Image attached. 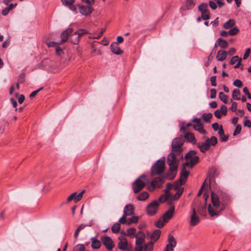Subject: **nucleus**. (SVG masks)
<instances>
[{"label":"nucleus","mask_w":251,"mask_h":251,"mask_svg":"<svg viewBox=\"0 0 251 251\" xmlns=\"http://www.w3.org/2000/svg\"><path fill=\"white\" fill-rule=\"evenodd\" d=\"M211 199L213 206L209 204L208 212L212 217L219 215L220 212L224 209L225 205L220 202L218 195L214 192H211Z\"/></svg>","instance_id":"nucleus-1"},{"label":"nucleus","mask_w":251,"mask_h":251,"mask_svg":"<svg viewBox=\"0 0 251 251\" xmlns=\"http://www.w3.org/2000/svg\"><path fill=\"white\" fill-rule=\"evenodd\" d=\"M149 180L147 176L142 175L139 176L132 183V187L133 192L137 193L141 191L148 183Z\"/></svg>","instance_id":"nucleus-2"},{"label":"nucleus","mask_w":251,"mask_h":251,"mask_svg":"<svg viewBox=\"0 0 251 251\" xmlns=\"http://www.w3.org/2000/svg\"><path fill=\"white\" fill-rule=\"evenodd\" d=\"M165 169V158L158 160L151 168V176L160 175L164 172Z\"/></svg>","instance_id":"nucleus-3"},{"label":"nucleus","mask_w":251,"mask_h":251,"mask_svg":"<svg viewBox=\"0 0 251 251\" xmlns=\"http://www.w3.org/2000/svg\"><path fill=\"white\" fill-rule=\"evenodd\" d=\"M217 144V138L215 136H212L210 138H207L204 143H198L197 146L201 152L204 153L206 151L209 149L211 146H214Z\"/></svg>","instance_id":"nucleus-4"},{"label":"nucleus","mask_w":251,"mask_h":251,"mask_svg":"<svg viewBox=\"0 0 251 251\" xmlns=\"http://www.w3.org/2000/svg\"><path fill=\"white\" fill-rule=\"evenodd\" d=\"M175 207L174 205L171 206L168 210L163 214L162 216L163 220L159 219L155 224L157 227L159 228L162 227L165 223H167L171 219L175 212Z\"/></svg>","instance_id":"nucleus-5"},{"label":"nucleus","mask_w":251,"mask_h":251,"mask_svg":"<svg viewBox=\"0 0 251 251\" xmlns=\"http://www.w3.org/2000/svg\"><path fill=\"white\" fill-rule=\"evenodd\" d=\"M184 143L183 137H179L175 138L172 143V150L176 151L177 153H181L182 151V146Z\"/></svg>","instance_id":"nucleus-6"},{"label":"nucleus","mask_w":251,"mask_h":251,"mask_svg":"<svg viewBox=\"0 0 251 251\" xmlns=\"http://www.w3.org/2000/svg\"><path fill=\"white\" fill-rule=\"evenodd\" d=\"M165 177L163 176H159L153 178L151 185L149 186L148 189L150 191H153L156 188H160L164 182Z\"/></svg>","instance_id":"nucleus-7"},{"label":"nucleus","mask_w":251,"mask_h":251,"mask_svg":"<svg viewBox=\"0 0 251 251\" xmlns=\"http://www.w3.org/2000/svg\"><path fill=\"white\" fill-rule=\"evenodd\" d=\"M177 158H183V156L181 153H177L176 151H173L172 150L167 158V163L169 166H171L174 164H178L179 160Z\"/></svg>","instance_id":"nucleus-8"},{"label":"nucleus","mask_w":251,"mask_h":251,"mask_svg":"<svg viewBox=\"0 0 251 251\" xmlns=\"http://www.w3.org/2000/svg\"><path fill=\"white\" fill-rule=\"evenodd\" d=\"M159 203L158 201L154 200L150 203L146 207V212L150 216L155 215L158 210Z\"/></svg>","instance_id":"nucleus-9"},{"label":"nucleus","mask_w":251,"mask_h":251,"mask_svg":"<svg viewBox=\"0 0 251 251\" xmlns=\"http://www.w3.org/2000/svg\"><path fill=\"white\" fill-rule=\"evenodd\" d=\"M192 122L195 123L193 126L195 130L202 134H206L207 133L206 131L203 128V125L200 119L195 117L192 120Z\"/></svg>","instance_id":"nucleus-10"},{"label":"nucleus","mask_w":251,"mask_h":251,"mask_svg":"<svg viewBox=\"0 0 251 251\" xmlns=\"http://www.w3.org/2000/svg\"><path fill=\"white\" fill-rule=\"evenodd\" d=\"M196 154L197 152L192 150L185 154V158L190 161V164H191V166H194L199 161V157L198 156H196Z\"/></svg>","instance_id":"nucleus-11"},{"label":"nucleus","mask_w":251,"mask_h":251,"mask_svg":"<svg viewBox=\"0 0 251 251\" xmlns=\"http://www.w3.org/2000/svg\"><path fill=\"white\" fill-rule=\"evenodd\" d=\"M100 241L107 250H110L113 248V242L110 237L106 235L102 236L100 237Z\"/></svg>","instance_id":"nucleus-12"},{"label":"nucleus","mask_w":251,"mask_h":251,"mask_svg":"<svg viewBox=\"0 0 251 251\" xmlns=\"http://www.w3.org/2000/svg\"><path fill=\"white\" fill-rule=\"evenodd\" d=\"M119 242H118V247L122 251H131V249H128V243L126 239L123 236H120L118 238Z\"/></svg>","instance_id":"nucleus-13"},{"label":"nucleus","mask_w":251,"mask_h":251,"mask_svg":"<svg viewBox=\"0 0 251 251\" xmlns=\"http://www.w3.org/2000/svg\"><path fill=\"white\" fill-rule=\"evenodd\" d=\"M168 244L167 245L164 251H174L173 248L176 247V242L175 238L171 235H169L168 238Z\"/></svg>","instance_id":"nucleus-14"},{"label":"nucleus","mask_w":251,"mask_h":251,"mask_svg":"<svg viewBox=\"0 0 251 251\" xmlns=\"http://www.w3.org/2000/svg\"><path fill=\"white\" fill-rule=\"evenodd\" d=\"M85 190H83L78 194H77L76 192L72 193L67 198V202H70L74 200L75 202H77L82 199L83 194L85 192Z\"/></svg>","instance_id":"nucleus-15"},{"label":"nucleus","mask_w":251,"mask_h":251,"mask_svg":"<svg viewBox=\"0 0 251 251\" xmlns=\"http://www.w3.org/2000/svg\"><path fill=\"white\" fill-rule=\"evenodd\" d=\"M135 237L136 238V245H143L145 243V235L142 231H139Z\"/></svg>","instance_id":"nucleus-16"},{"label":"nucleus","mask_w":251,"mask_h":251,"mask_svg":"<svg viewBox=\"0 0 251 251\" xmlns=\"http://www.w3.org/2000/svg\"><path fill=\"white\" fill-rule=\"evenodd\" d=\"M79 9L80 13L85 16L90 15L93 10V8L91 5H88L87 6L80 5L79 6Z\"/></svg>","instance_id":"nucleus-17"},{"label":"nucleus","mask_w":251,"mask_h":251,"mask_svg":"<svg viewBox=\"0 0 251 251\" xmlns=\"http://www.w3.org/2000/svg\"><path fill=\"white\" fill-rule=\"evenodd\" d=\"M73 29L72 28H68L61 34V42L64 43L67 41V39L71 35H73Z\"/></svg>","instance_id":"nucleus-18"},{"label":"nucleus","mask_w":251,"mask_h":251,"mask_svg":"<svg viewBox=\"0 0 251 251\" xmlns=\"http://www.w3.org/2000/svg\"><path fill=\"white\" fill-rule=\"evenodd\" d=\"M134 207L131 204L126 205L124 209V214L126 216H131L134 214Z\"/></svg>","instance_id":"nucleus-19"},{"label":"nucleus","mask_w":251,"mask_h":251,"mask_svg":"<svg viewBox=\"0 0 251 251\" xmlns=\"http://www.w3.org/2000/svg\"><path fill=\"white\" fill-rule=\"evenodd\" d=\"M200 222L199 217L197 215L195 208L193 209L192 214L191 216L190 225L191 226H196Z\"/></svg>","instance_id":"nucleus-20"},{"label":"nucleus","mask_w":251,"mask_h":251,"mask_svg":"<svg viewBox=\"0 0 251 251\" xmlns=\"http://www.w3.org/2000/svg\"><path fill=\"white\" fill-rule=\"evenodd\" d=\"M110 48L111 51L115 54L119 55L123 52L117 43H112L110 46Z\"/></svg>","instance_id":"nucleus-21"},{"label":"nucleus","mask_w":251,"mask_h":251,"mask_svg":"<svg viewBox=\"0 0 251 251\" xmlns=\"http://www.w3.org/2000/svg\"><path fill=\"white\" fill-rule=\"evenodd\" d=\"M227 53L226 51L220 50L218 51L216 58L219 61H223L225 60L227 57Z\"/></svg>","instance_id":"nucleus-22"},{"label":"nucleus","mask_w":251,"mask_h":251,"mask_svg":"<svg viewBox=\"0 0 251 251\" xmlns=\"http://www.w3.org/2000/svg\"><path fill=\"white\" fill-rule=\"evenodd\" d=\"M90 240L92 241L91 247L93 249H98L100 247L101 242L96 237H92Z\"/></svg>","instance_id":"nucleus-23"},{"label":"nucleus","mask_w":251,"mask_h":251,"mask_svg":"<svg viewBox=\"0 0 251 251\" xmlns=\"http://www.w3.org/2000/svg\"><path fill=\"white\" fill-rule=\"evenodd\" d=\"M217 44L220 46L222 49H226L228 47L227 42L221 38H218L217 40L216 43L215 44V47H216Z\"/></svg>","instance_id":"nucleus-24"},{"label":"nucleus","mask_w":251,"mask_h":251,"mask_svg":"<svg viewBox=\"0 0 251 251\" xmlns=\"http://www.w3.org/2000/svg\"><path fill=\"white\" fill-rule=\"evenodd\" d=\"M184 137L189 142H191L193 144L196 143V140L193 133L191 132L186 133Z\"/></svg>","instance_id":"nucleus-25"},{"label":"nucleus","mask_w":251,"mask_h":251,"mask_svg":"<svg viewBox=\"0 0 251 251\" xmlns=\"http://www.w3.org/2000/svg\"><path fill=\"white\" fill-rule=\"evenodd\" d=\"M218 134L219 135L221 140L222 142H226L227 141L228 136L225 135L224 131L223 129V126L222 125H221L220 128L219 129Z\"/></svg>","instance_id":"nucleus-26"},{"label":"nucleus","mask_w":251,"mask_h":251,"mask_svg":"<svg viewBox=\"0 0 251 251\" xmlns=\"http://www.w3.org/2000/svg\"><path fill=\"white\" fill-rule=\"evenodd\" d=\"M196 0H187L184 9L188 10L192 9L195 5Z\"/></svg>","instance_id":"nucleus-27"},{"label":"nucleus","mask_w":251,"mask_h":251,"mask_svg":"<svg viewBox=\"0 0 251 251\" xmlns=\"http://www.w3.org/2000/svg\"><path fill=\"white\" fill-rule=\"evenodd\" d=\"M91 226V224H88V225L81 224L80 225H79L78 226V227H77V228L76 229V230L75 232L74 238L75 239H77L78 235H79V231L83 229V228H84L86 226Z\"/></svg>","instance_id":"nucleus-28"},{"label":"nucleus","mask_w":251,"mask_h":251,"mask_svg":"<svg viewBox=\"0 0 251 251\" xmlns=\"http://www.w3.org/2000/svg\"><path fill=\"white\" fill-rule=\"evenodd\" d=\"M161 231L160 230L157 229L155 230L151 235L150 238L153 243L156 241L159 238Z\"/></svg>","instance_id":"nucleus-29"},{"label":"nucleus","mask_w":251,"mask_h":251,"mask_svg":"<svg viewBox=\"0 0 251 251\" xmlns=\"http://www.w3.org/2000/svg\"><path fill=\"white\" fill-rule=\"evenodd\" d=\"M184 190V188H182L180 189L179 190H177L176 193L173 196H171L170 198L173 201H176L180 197V196L182 195V193Z\"/></svg>","instance_id":"nucleus-30"},{"label":"nucleus","mask_w":251,"mask_h":251,"mask_svg":"<svg viewBox=\"0 0 251 251\" xmlns=\"http://www.w3.org/2000/svg\"><path fill=\"white\" fill-rule=\"evenodd\" d=\"M149 197V194L146 191L141 193L137 197V199L140 201H143L146 200Z\"/></svg>","instance_id":"nucleus-31"},{"label":"nucleus","mask_w":251,"mask_h":251,"mask_svg":"<svg viewBox=\"0 0 251 251\" xmlns=\"http://www.w3.org/2000/svg\"><path fill=\"white\" fill-rule=\"evenodd\" d=\"M241 93L239 90L235 89L233 90L232 94V97L235 100H239L240 99Z\"/></svg>","instance_id":"nucleus-32"},{"label":"nucleus","mask_w":251,"mask_h":251,"mask_svg":"<svg viewBox=\"0 0 251 251\" xmlns=\"http://www.w3.org/2000/svg\"><path fill=\"white\" fill-rule=\"evenodd\" d=\"M235 24L234 20L230 19L226 22L224 25V27L226 29H229L232 27Z\"/></svg>","instance_id":"nucleus-33"},{"label":"nucleus","mask_w":251,"mask_h":251,"mask_svg":"<svg viewBox=\"0 0 251 251\" xmlns=\"http://www.w3.org/2000/svg\"><path fill=\"white\" fill-rule=\"evenodd\" d=\"M198 9L201 13L204 12H209L208 10V4L206 3H202L198 7Z\"/></svg>","instance_id":"nucleus-34"},{"label":"nucleus","mask_w":251,"mask_h":251,"mask_svg":"<svg viewBox=\"0 0 251 251\" xmlns=\"http://www.w3.org/2000/svg\"><path fill=\"white\" fill-rule=\"evenodd\" d=\"M153 242L152 241L149 242L144 247L143 251H152L153 249Z\"/></svg>","instance_id":"nucleus-35"},{"label":"nucleus","mask_w":251,"mask_h":251,"mask_svg":"<svg viewBox=\"0 0 251 251\" xmlns=\"http://www.w3.org/2000/svg\"><path fill=\"white\" fill-rule=\"evenodd\" d=\"M219 98L224 103H227V97L224 92H221L219 93Z\"/></svg>","instance_id":"nucleus-36"},{"label":"nucleus","mask_w":251,"mask_h":251,"mask_svg":"<svg viewBox=\"0 0 251 251\" xmlns=\"http://www.w3.org/2000/svg\"><path fill=\"white\" fill-rule=\"evenodd\" d=\"M136 229L135 228H129L126 231V235L129 236L131 238L135 237L134 234L136 232Z\"/></svg>","instance_id":"nucleus-37"},{"label":"nucleus","mask_w":251,"mask_h":251,"mask_svg":"<svg viewBox=\"0 0 251 251\" xmlns=\"http://www.w3.org/2000/svg\"><path fill=\"white\" fill-rule=\"evenodd\" d=\"M202 119L205 122H209L210 120L212 117V114L210 113H204L202 114Z\"/></svg>","instance_id":"nucleus-38"},{"label":"nucleus","mask_w":251,"mask_h":251,"mask_svg":"<svg viewBox=\"0 0 251 251\" xmlns=\"http://www.w3.org/2000/svg\"><path fill=\"white\" fill-rule=\"evenodd\" d=\"M189 174V172L186 170L185 168H182L180 173V176H181V177H183L185 180H186V179L188 177Z\"/></svg>","instance_id":"nucleus-39"},{"label":"nucleus","mask_w":251,"mask_h":251,"mask_svg":"<svg viewBox=\"0 0 251 251\" xmlns=\"http://www.w3.org/2000/svg\"><path fill=\"white\" fill-rule=\"evenodd\" d=\"M87 33V31L85 29H81L75 32L73 35H77V36L79 38L81 37L82 35L86 34Z\"/></svg>","instance_id":"nucleus-40"},{"label":"nucleus","mask_w":251,"mask_h":251,"mask_svg":"<svg viewBox=\"0 0 251 251\" xmlns=\"http://www.w3.org/2000/svg\"><path fill=\"white\" fill-rule=\"evenodd\" d=\"M120 225L119 223H116L113 225L111 230L113 233H118L120 229Z\"/></svg>","instance_id":"nucleus-41"},{"label":"nucleus","mask_w":251,"mask_h":251,"mask_svg":"<svg viewBox=\"0 0 251 251\" xmlns=\"http://www.w3.org/2000/svg\"><path fill=\"white\" fill-rule=\"evenodd\" d=\"M139 217L136 216H132L131 218H128V224H130L131 223H137L138 222Z\"/></svg>","instance_id":"nucleus-42"},{"label":"nucleus","mask_w":251,"mask_h":251,"mask_svg":"<svg viewBox=\"0 0 251 251\" xmlns=\"http://www.w3.org/2000/svg\"><path fill=\"white\" fill-rule=\"evenodd\" d=\"M169 198V196H167L166 195L162 194L160 196L157 201H158L159 203L160 204V202H164Z\"/></svg>","instance_id":"nucleus-43"},{"label":"nucleus","mask_w":251,"mask_h":251,"mask_svg":"<svg viewBox=\"0 0 251 251\" xmlns=\"http://www.w3.org/2000/svg\"><path fill=\"white\" fill-rule=\"evenodd\" d=\"M170 166L169 171L174 172V176L176 175L177 171V164H174Z\"/></svg>","instance_id":"nucleus-44"},{"label":"nucleus","mask_w":251,"mask_h":251,"mask_svg":"<svg viewBox=\"0 0 251 251\" xmlns=\"http://www.w3.org/2000/svg\"><path fill=\"white\" fill-rule=\"evenodd\" d=\"M85 248L83 245L82 244H79L76 245L74 250V251H85Z\"/></svg>","instance_id":"nucleus-45"},{"label":"nucleus","mask_w":251,"mask_h":251,"mask_svg":"<svg viewBox=\"0 0 251 251\" xmlns=\"http://www.w3.org/2000/svg\"><path fill=\"white\" fill-rule=\"evenodd\" d=\"M201 18L203 20H207L210 19V12H204L201 13Z\"/></svg>","instance_id":"nucleus-46"},{"label":"nucleus","mask_w":251,"mask_h":251,"mask_svg":"<svg viewBox=\"0 0 251 251\" xmlns=\"http://www.w3.org/2000/svg\"><path fill=\"white\" fill-rule=\"evenodd\" d=\"M174 172L169 171L168 174L165 176H164L165 177V179L167 178L168 179H173L175 178V177L176 176V175L174 176Z\"/></svg>","instance_id":"nucleus-47"},{"label":"nucleus","mask_w":251,"mask_h":251,"mask_svg":"<svg viewBox=\"0 0 251 251\" xmlns=\"http://www.w3.org/2000/svg\"><path fill=\"white\" fill-rule=\"evenodd\" d=\"M239 31V29L237 27H233L228 31L229 35H236V34H237L238 33Z\"/></svg>","instance_id":"nucleus-48"},{"label":"nucleus","mask_w":251,"mask_h":251,"mask_svg":"<svg viewBox=\"0 0 251 251\" xmlns=\"http://www.w3.org/2000/svg\"><path fill=\"white\" fill-rule=\"evenodd\" d=\"M240 59L241 58H239L238 56H234L231 59L230 64L231 65H233L235 64L236 62H238L239 61V60H240Z\"/></svg>","instance_id":"nucleus-49"},{"label":"nucleus","mask_w":251,"mask_h":251,"mask_svg":"<svg viewBox=\"0 0 251 251\" xmlns=\"http://www.w3.org/2000/svg\"><path fill=\"white\" fill-rule=\"evenodd\" d=\"M233 84L238 88H241L243 85L242 81L238 79L233 82Z\"/></svg>","instance_id":"nucleus-50"},{"label":"nucleus","mask_w":251,"mask_h":251,"mask_svg":"<svg viewBox=\"0 0 251 251\" xmlns=\"http://www.w3.org/2000/svg\"><path fill=\"white\" fill-rule=\"evenodd\" d=\"M79 37L77 36L75 37H72L70 42L74 45H77L79 42Z\"/></svg>","instance_id":"nucleus-51"},{"label":"nucleus","mask_w":251,"mask_h":251,"mask_svg":"<svg viewBox=\"0 0 251 251\" xmlns=\"http://www.w3.org/2000/svg\"><path fill=\"white\" fill-rule=\"evenodd\" d=\"M241 129H242L241 126L240 125H238L236 126L235 131L233 132V135L235 136V135H237L238 134H239L241 132Z\"/></svg>","instance_id":"nucleus-52"},{"label":"nucleus","mask_w":251,"mask_h":251,"mask_svg":"<svg viewBox=\"0 0 251 251\" xmlns=\"http://www.w3.org/2000/svg\"><path fill=\"white\" fill-rule=\"evenodd\" d=\"M210 81H211V85L212 86H216L217 85V83H216V76L215 75H214V76H212L211 77H210Z\"/></svg>","instance_id":"nucleus-53"},{"label":"nucleus","mask_w":251,"mask_h":251,"mask_svg":"<svg viewBox=\"0 0 251 251\" xmlns=\"http://www.w3.org/2000/svg\"><path fill=\"white\" fill-rule=\"evenodd\" d=\"M224 115H226L227 113V107L225 105H222L221 107V110H220Z\"/></svg>","instance_id":"nucleus-54"},{"label":"nucleus","mask_w":251,"mask_h":251,"mask_svg":"<svg viewBox=\"0 0 251 251\" xmlns=\"http://www.w3.org/2000/svg\"><path fill=\"white\" fill-rule=\"evenodd\" d=\"M216 93L217 91L215 89H212L210 90V98L211 99H214L216 98Z\"/></svg>","instance_id":"nucleus-55"},{"label":"nucleus","mask_w":251,"mask_h":251,"mask_svg":"<svg viewBox=\"0 0 251 251\" xmlns=\"http://www.w3.org/2000/svg\"><path fill=\"white\" fill-rule=\"evenodd\" d=\"M63 4L68 5H72L74 2L75 0H62Z\"/></svg>","instance_id":"nucleus-56"},{"label":"nucleus","mask_w":251,"mask_h":251,"mask_svg":"<svg viewBox=\"0 0 251 251\" xmlns=\"http://www.w3.org/2000/svg\"><path fill=\"white\" fill-rule=\"evenodd\" d=\"M126 216L123 215V216L119 219V222L122 224H125L126 222Z\"/></svg>","instance_id":"nucleus-57"},{"label":"nucleus","mask_w":251,"mask_h":251,"mask_svg":"<svg viewBox=\"0 0 251 251\" xmlns=\"http://www.w3.org/2000/svg\"><path fill=\"white\" fill-rule=\"evenodd\" d=\"M181 185H180L178 181H176L173 186L174 189L177 191L182 188V187H181Z\"/></svg>","instance_id":"nucleus-58"},{"label":"nucleus","mask_w":251,"mask_h":251,"mask_svg":"<svg viewBox=\"0 0 251 251\" xmlns=\"http://www.w3.org/2000/svg\"><path fill=\"white\" fill-rule=\"evenodd\" d=\"M250 52H251L250 49L248 48V49H246V51L243 56V59L245 60V59H246L247 58H248V57L250 55Z\"/></svg>","instance_id":"nucleus-59"},{"label":"nucleus","mask_w":251,"mask_h":251,"mask_svg":"<svg viewBox=\"0 0 251 251\" xmlns=\"http://www.w3.org/2000/svg\"><path fill=\"white\" fill-rule=\"evenodd\" d=\"M209 6L213 10H215L217 8L216 3L215 2L211 0L209 1Z\"/></svg>","instance_id":"nucleus-60"},{"label":"nucleus","mask_w":251,"mask_h":251,"mask_svg":"<svg viewBox=\"0 0 251 251\" xmlns=\"http://www.w3.org/2000/svg\"><path fill=\"white\" fill-rule=\"evenodd\" d=\"M237 103L236 102H233L232 103V105L230 107L231 110L233 112H235L237 110Z\"/></svg>","instance_id":"nucleus-61"},{"label":"nucleus","mask_w":251,"mask_h":251,"mask_svg":"<svg viewBox=\"0 0 251 251\" xmlns=\"http://www.w3.org/2000/svg\"><path fill=\"white\" fill-rule=\"evenodd\" d=\"M143 245H136L134 251H143Z\"/></svg>","instance_id":"nucleus-62"},{"label":"nucleus","mask_w":251,"mask_h":251,"mask_svg":"<svg viewBox=\"0 0 251 251\" xmlns=\"http://www.w3.org/2000/svg\"><path fill=\"white\" fill-rule=\"evenodd\" d=\"M214 115L218 119L221 117V113L219 110H217L214 112Z\"/></svg>","instance_id":"nucleus-63"},{"label":"nucleus","mask_w":251,"mask_h":251,"mask_svg":"<svg viewBox=\"0 0 251 251\" xmlns=\"http://www.w3.org/2000/svg\"><path fill=\"white\" fill-rule=\"evenodd\" d=\"M212 128L215 131H219V129L220 128L219 126V125L217 123H215L212 125Z\"/></svg>","instance_id":"nucleus-64"}]
</instances>
